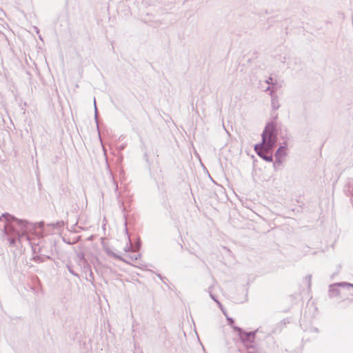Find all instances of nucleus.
<instances>
[{"label": "nucleus", "instance_id": "obj_1", "mask_svg": "<svg viewBox=\"0 0 353 353\" xmlns=\"http://www.w3.org/2000/svg\"><path fill=\"white\" fill-rule=\"evenodd\" d=\"M3 218L5 223L3 232L7 236L9 244L12 247L22 246L24 241L30 244V234L33 233L35 225L25 219H19L9 213H3L0 216V221Z\"/></svg>", "mask_w": 353, "mask_h": 353}, {"label": "nucleus", "instance_id": "obj_2", "mask_svg": "<svg viewBox=\"0 0 353 353\" xmlns=\"http://www.w3.org/2000/svg\"><path fill=\"white\" fill-rule=\"evenodd\" d=\"M276 124L274 121L268 122L262 134V142L260 144L266 145L268 148H274L278 139Z\"/></svg>", "mask_w": 353, "mask_h": 353}, {"label": "nucleus", "instance_id": "obj_3", "mask_svg": "<svg viewBox=\"0 0 353 353\" xmlns=\"http://www.w3.org/2000/svg\"><path fill=\"white\" fill-rule=\"evenodd\" d=\"M233 329L238 332L242 343L246 346L250 345V347L252 348L251 344L254 342L256 331L248 332L237 326H234Z\"/></svg>", "mask_w": 353, "mask_h": 353}, {"label": "nucleus", "instance_id": "obj_4", "mask_svg": "<svg viewBox=\"0 0 353 353\" xmlns=\"http://www.w3.org/2000/svg\"><path fill=\"white\" fill-rule=\"evenodd\" d=\"M273 148H268L266 145L263 144H256L254 145V150L256 154L263 159L268 162L272 161V154H269L272 152Z\"/></svg>", "mask_w": 353, "mask_h": 353}, {"label": "nucleus", "instance_id": "obj_5", "mask_svg": "<svg viewBox=\"0 0 353 353\" xmlns=\"http://www.w3.org/2000/svg\"><path fill=\"white\" fill-rule=\"evenodd\" d=\"M339 287H346L347 288H353V284L345 282H341L330 285L329 287L328 292L329 296L330 298L338 296L340 294V290L339 289Z\"/></svg>", "mask_w": 353, "mask_h": 353}, {"label": "nucleus", "instance_id": "obj_6", "mask_svg": "<svg viewBox=\"0 0 353 353\" xmlns=\"http://www.w3.org/2000/svg\"><path fill=\"white\" fill-rule=\"evenodd\" d=\"M286 148L285 146H280L275 153V157L276 159V162L281 163H282L283 157L286 156Z\"/></svg>", "mask_w": 353, "mask_h": 353}, {"label": "nucleus", "instance_id": "obj_7", "mask_svg": "<svg viewBox=\"0 0 353 353\" xmlns=\"http://www.w3.org/2000/svg\"><path fill=\"white\" fill-rule=\"evenodd\" d=\"M271 97V106L273 110H277L280 107L279 98L277 95L275 94V90H272L271 93H270Z\"/></svg>", "mask_w": 353, "mask_h": 353}, {"label": "nucleus", "instance_id": "obj_8", "mask_svg": "<svg viewBox=\"0 0 353 353\" xmlns=\"http://www.w3.org/2000/svg\"><path fill=\"white\" fill-rule=\"evenodd\" d=\"M83 271L85 274L86 280L92 283L94 279V274L88 264L83 265Z\"/></svg>", "mask_w": 353, "mask_h": 353}, {"label": "nucleus", "instance_id": "obj_9", "mask_svg": "<svg viewBox=\"0 0 353 353\" xmlns=\"http://www.w3.org/2000/svg\"><path fill=\"white\" fill-rule=\"evenodd\" d=\"M112 183L114 188V192L116 193L117 199L118 201V203L121 204V206L123 205V203L121 200V192L118 191V185L117 182L114 181V179H112Z\"/></svg>", "mask_w": 353, "mask_h": 353}, {"label": "nucleus", "instance_id": "obj_10", "mask_svg": "<svg viewBox=\"0 0 353 353\" xmlns=\"http://www.w3.org/2000/svg\"><path fill=\"white\" fill-rule=\"evenodd\" d=\"M78 263L80 264L83 263V265L88 264L87 261L85 259L83 253L81 252L77 254Z\"/></svg>", "mask_w": 353, "mask_h": 353}, {"label": "nucleus", "instance_id": "obj_11", "mask_svg": "<svg viewBox=\"0 0 353 353\" xmlns=\"http://www.w3.org/2000/svg\"><path fill=\"white\" fill-rule=\"evenodd\" d=\"M107 254L117 259H119V260H121V261H125V262H127L128 263L127 261H125V259H123V258H121L120 256H119L118 254L114 253L113 252L110 251V250H107L106 251Z\"/></svg>", "mask_w": 353, "mask_h": 353}, {"label": "nucleus", "instance_id": "obj_12", "mask_svg": "<svg viewBox=\"0 0 353 353\" xmlns=\"http://www.w3.org/2000/svg\"><path fill=\"white\" fill-rule=\"evenodd\" d=\"M128 243L126 246L124 248V251L125 252H130V251H133L134 252V248H132V243H131V241H130V237L128 236Z\"/></svg>", "mask_w": 353, "mask_h": 353}, {"label": "nucleus", "instance_id": "obj_13", "mask_svg": "<svg viewBox=\"0 0 353 353\" xmlns=\"http://www.w3.org/2000/svg\"><path fill=\"white\" fill-rule=\"evenodd\" d=\"M66 267L70 274H72V275H74L77 277H79V274L73 270V269L70 265L68 264L66 265Z\"/></svg>", "mask_w": 353, "mask_h": 353}, {"label": "nucleus", "instance_id": "obj_14", "mask_svg": "<svg viewBox=\"0 0 353 353\" xmlns=\"http://www.w3.org/2000/svg\"><path fill=\"white\" fill-rule=\"evenodd\" d=\"M210 296L211 297V299L212 300H214L217 303V305L219 306V307L221 308V307H222L221 303L216 299L215 296L210 292Z\"/></svg>", "mask_w": 353, "mask_h": 353}, {"label": "nucleus", "instance_id": "obj_15", "mask_svg": "<svg viewBox=\"0 0 353 353\" xmlns=\"http://www.w3.org/2000/svg\"><path fill=\"white\" fill-rule=\"evenodd\" d=\"M33 260L37 263H41V262H43L44 260H43V257L42 256H33Z\"/></svg>", "mask_w": 353, "mask_h": 353}, {"label": "nucleus", "instance_id": "obj_16", "mask_svg": "<svg viewBox=\"0 0 353 353\" xmlns=\"http://www.w3.org/2000/svg\"><path fill=\"white\" fill-rule=\"evenodd\" d=\"M227 321L228 322V324L233 327H234L233 324H234V322L233 319L230 318V317H227Z\"/></svg>", "mask_w": 353, "mask_h": 353}, {"label": "nucleus", "instance_id": "obj_17", "mask_svg": "<svg viewBox=\"0 0 353 353\" xmlns=\"http://www.w3.org/2000/svg\"><path fill=\"white\" fill-rule=\"evenodd\" d=\"M141 255L139 254H134L133 256H130V259L131 260H137L139 258H140Z\"/></svg>", "mask_w": 353, "mask_h": 353}, {"label": "nucleus", "instance_id": "obj_18", "mask_svg": "<svg viewBox=\"0 0 353 353\" xmlns=\"http://www.w3.org/2000/svg\"><path fill=\"white\" fill-rule=\"evenodd\" d=\"M305 279L308 281V285L309 287L311 285V280H312V276L311 275H307Z\"/></svg>", "mask_w": 353, "mask_h": 353}, {"label": "nucleus", "instance_id": "obj_19", "mask_svg": "<svg viewBox=\"0 0 353 353\" xmlns=\"http://www.w3.org/2000/svg\"><path fill=\"white\" fill-rule=\"evenodd\" d=\"M272 90H274L276 91V89L274 88V86H272V87H270V86H269V87H268V88H266V90H266V91H270V92H272Z\"/></svg>", "mask_w": 353, "mask_h": 353}, {"label": "nucleus", "instance_id": "obj_20", "mask_svg": "<svg viewBox=\"0 0 353 353\" xmlns=\"http://www.w3.org/2000/svg\"><path fill=\"white\" fill-rule=\"evenodd\" d=\"M266 83L268 84H273L272 83V77H270L267 81H266Z\"/></svg>", "mask_w": 353, "mask_h": 353}, {"label": "nucleus", "instance_id": "obj_21", "mask_svg": "<svg viewBox=\"0 0 353 353\" xmlns=\"http://www.w3.org/2000/svg\"><path fill=\"white\" fill-rule=\"evenodd\" d=\"M140 246H141V243H140V242H139V243L136 245V248H135V249H134V251H135V250H138L140 248Z\"/></svg>", "mask_w": 353, "mask_h": 353}, {"label": "nucleus", "instance_id": "obj_22", "mask_svg": "<svg viewBox=\"0 0 353 353\" xmlns=\"http://www.w3.org/2000/svg\"><path fill=\"white\" fill-rule=\"evenodd\" d=\"M212 289H213V285L210 286V287L208 288V292L209 294H210V292L211 293H212Z\"/></svg>", "mask_w": 353, "mask_h": 353}, {"label": "nucleus", "instance_id": "obj_23", "mask_svg": "<svg viewBox=\"0 0 353 353\" xmlns=\"http://www.w3.org/2000/svg\"><path fill=\"white\" fill-rule=\"evenodd\" d=\"M94 108H95V118L97 119V106H96V103L94 102Z\"/></svg>", "mask_w": 353, "mask_h": 353}, {"label": "nucleus", "instance_id": "obj_24", "mask_svg": "<svg viewBox=\"0 0 353 353\" xmlns=\"http://www.w3.org/2000/svg\"><path fill=\"white\" fill-rule=\"evenodd\" d=\"M311 330L312 332H319V330L316 327H313V328L311 329Z\"/></svg>", "mask_w": 353, "mask_h": 353}, {"label": "nucleus", "instance_id": "obj_25", "mask_svg": "<svg viewBox=\"0 0 353 353\" xmlns=\"http://www.w3.org/2000/svg\"><path fill=\"white\" fill-rule=\"evenodd\" d=\"M63 222H61V223L57 222V225H59V226H61V225H63Z\"/></svg>", "mask_w": 353, "mask_h": 353}, {"label": "nucleus", "instance_id": "obj_26", "mask_svg": "<svg viewBox=\"0 0 353 353\" xmlns=\"http://www.w3.org/2000/svg\"><path fill=\"white\" fill-rule=\"evenodd\" d=\"M123 148H124V146H123V145H121V146L120 147V149H121V150H123Z\"/></svg>", "mask_w": 353, "mask_h": 353}, {"label": "nucleus", "instance_id": "obj_27", "mask_svg": "<svg viewBox=\"0 0 353 353\" xmlns=\"http://www.w3.org/2000/svg\"><path fill=\"white\" fill-rule=\"evenodd\" d=\"M249 353H258V352H249Z\"/></svg>", "mask_w": 353, "mask_h": 353}]
</instances>
